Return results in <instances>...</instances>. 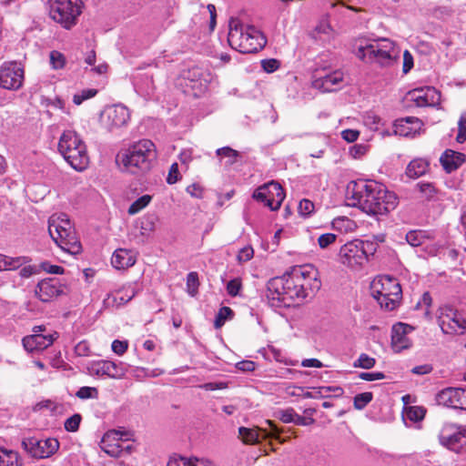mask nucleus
I'll list each match as a JSON object with an SVG mask.
<instances>
[{"label":"nucleus","instance_id":"nucleus-1","mask_svg":"<svg viewBox=\"0 0 466 466\" xmlns=\"http://www.w3.org/2000/svg\"><path fill=\"white\" fill-rule=\"evenodd\" d=\"M319 288L315 268L309 266L295 267L290 272L267 282L266 297L272 306H289L295 299H305L309 289L313 291Z\"/></svg>","mask_w":466,"mask_h":466},{"label":"nucleus","instance_id":"nucleus-2","mask_svg":"<svg viewBox=\"0 0 466 466\" xmlns=\"http://www.w3.org/2000/svg\"><path fill=\"white\" fill-rule=\"evenodd\" d=\"M348 194H350L354 207L372 216L386 215L399 204L397 195L375 180L352 181L348 187Z\"/></svg>","mask_w":466,"mask_h":466},{"label":"nucleus","instance_id":"nucleus-3","mask_svg":"<svg viewBox=\"0 0 466 466\" xmlns=\"http://www.w3.org/2000/svg\"><path fill=\"white\" fill-rule=\"evenodd\" d=\"M355 55L367 65L389 68L398 64L400 49L395 42L389 38H378L365 43L361 42Z\"/></svg>","mask_w":466,"mask_h":466},{"label":"nucleus","instance_id":"nucleus-4","mask_svg":"<svg viewBox=\"0 0 466 466\" xmlns=\"http://www.w3.org/2000/svg\"><path fill=\"white\" fill-rule=\"evenodd\" d=\"M228 42L231 48L242 54H253L261 50L266 37L254 25H245L238 22L229 24Z\"/></svg>","mask_w":466,"mask_h":466},{"label":"nucleus","instance_id":"nucleus-5","mask_svg":"<svg viewBox=\"0 0 466 466\" xmlns=\"http://www.w3.org/2000/svg\"><path fill=\"white\" fill-rule=\"evenodd\" d=\"M48 232L55 243L70 255H78L82 245L66 214L53 215L48 219Z\"/></svg>","mask_w":466,"mask_h":466},{"label":"nucleus","instance_id":"nucleus-6","mask_svg":"<svg viewBox=\"0 0 466 466\" xmlns=\"http://www.w3.org/2000/svg\"><path fill=\"white\" fill-rule=\"evenodd\" d=\"M58 151L65 160L76 170L83 171L89 163L86 146L74 130H66L58 141Z\"/></svg>","mask_w":466,"mask_h":466},{"label":"nucleus","instance_id":"nucleus-7","mask_svg":"<svg viewBox=\"0 0 466 466\" xmlns=\"http://www.w3.org/2000/svg\"><path fill=\"white\" fill-rule=\"evenodd\" d=\"M156 158L155 144L143 139L128 148L122 157V163L128 172L138 175L149 171Z\"/></svg>","mask_w":466,"mask_h":466},{"label":"nucleus","instance_id":"nucleus-8","mask_svg":"<svg viewBox=\"0 0 466 466\" xmlns=\"http://www.w3.org/2000/svg\"><path fill=\"white\" fill-rule=\"evenodd\" d=\"M370 289L372 297L386 310L395 309L402 298V290L398 279L388 275L374 279Z\"/></svg>","mask_w":466,"mask_h":466},{"label":"nucleus","instance_id":"nucleus-9","mask_svg":"<svg viewBox=\"0 0 466 466\" xmlns=\"http://www.w3.org/2000/svg\"><path fill=\"white\" fill-rule=\"evenodd\" d=\"M49 17L65 29H71L77 24L82 14V0H47Z\"/></svg>","mask_w":466,"mask_h":466},{"label":"nucleus","instance_id":"nucleus-10","mask_svg":"<svg viewBox=\"0 0 466 466\" xmlns=\"http://www.w3.org/2000/svg\"><path fill=\"white\" fill-rule=\"evenodd\" d=\"M253 198L264 203L270 210H278L285 198V192L279 183L271 181L267 183L253 193Z\"/></svg>","mask_w":466,"mask_h":466},{"label":"nucleus","instance_id":"nucleus-11","mask_svg":"<svg viewBox=\"0 0 466 466\" xmlns=\"http://www.w3.org/2000/svg\"><path fill=\"white\" fill-rule=\"evenodd\" d=\"M129 119L128 108L120 104L106 106L100 116L102 127L108 132H113L127 126Z\"/></svg>","mask_w":466,"mask_h":466},{"label":"nucleus","instance_id":"nucleus-12","mask_svg":"<svg viewBox=\"0 0 466 466\" xmlns=\"http://www.w3.org/2000/svg\"><path fill=\"white\" fill-rule=\"evenodd\" d=\"M24 82V68L16 61L5 62L0 66V87L18 90Z\"/></svg>","mask_w":466,"mask_h":466},{"label":"nucleus","instance_id":"nucleus-13","mask_svg":"<svg viewBox=\"0 0 466 466\" xmlns=\"http://www.w3.org/2000/svg\"><path fill=\"white\" fill-rule=\"evenodd\" d=\"M22 447L32 457L44 459L55 454L59 449V441L55 438L38 440L27 438L22 441Z\"/></svg>","mask_w":466,"mask_h":466},{"label":"nucleus","instance_id":"nucleus-14","mask_svg":"<svg viewBox=\"0 0 466 466\" xmlns=\"http://www.w3.org/2000/svg\"><path fill=\"white\" fill-rule=\"evenodd\" d=\"M128 433L120 431H109L101 440L102 450L112 457H118L123 452L129 453L131 446L124 445V441L128 440Z\"/></svg>","mask_w":466,"mask_h":466},{"label":"nucleus","instance_id":"nucleus-15","mask_svg":"<svg viewBox=\"0 0 466 466\" xmlns=\"http://www.w3.org/2000/svg\"><path fill=\"white\" fill-rule=\"evenodd\" d=\"M268 428H260L258 430L246 427L238 428V435L245 444H256L259 438L275 439L280 441V432L278 427L271 420H266Z\"/></svg>","mask_w":466,"mask_h":466},{"label":"nucleus","instance_id":"nucleus-16","mask_svg":"<svg viewBox=\"0 0 466 466\" xmlns=\"http://www.w3.org/2000/svg\"><path fill=\"white\" fill-rule=\"evenodd\" d=\"M439 440L444 447L459 452L461 448L464 446L463 441L466 440V429L455 424L445 425L441 431Z\"/></svg>","mask_w":466,"mask_h":466},{"label":"nucleus","instance_id":"nucleus-17","mask_svg":"<svg viewBox=\"0 0 466 466\" xmlns=\"http://www.w3.org/2000/svg\"><path fill=\"white\" fill-rule=\"evenodd\" d=\"M362 240L354 239L344 244L339 249L340 261L350 268L361 266L365 262Z\"/></svg>","mask_w":466,"mask_h":466},{"label":"nucleus","instance_id":"nucleus-18","mask_svg":"<svg viewBox=\"0 0 466 466\" xmlns=\"http://www.w3.org/2000/svg\"><path fill=\"white\" fill-rule=\"evenodd\" d=\"M439 405L455 409L466 410V390L461 388H446L436 396Z\"/></svg>","mask_w":466,"mask_h":466},{"label":"nucleus","instance_id":"nucleus-19","mask_svg":"<svg viewBox=\"0 0 466 466\" xmlns=\"http://www.w3.org/2000/svg\"><path fill=\"white\" fill-rule=\"evenodd\" d=\"M58 337L56 331H49L46 334H31L23 338L22 344L27 352H41L50 347Z\"/></svg>","mask_w":466,"mask_h":466},{"label":"nucleus","instance_id":"nucleus-20","mask_svg":"<svg viewBox=\"0 0 466 466\" xmlns=\"http://www.w3.org/2000/svg\"><path fill=\"white\" fill-rule=\"evenodd\" d=\"M66 286L56 278H49L40 281L35 289V294L43 302L51 301L53 299L64 294Z\"/></svg>","mask_w":466,"mask_h":466},{"label":"nucleus","instance_id":"nucleus-21","mask_svg":"<svg viewBox=\"0 0 466 466\" xmlns=\"http://www.w3.org/2000/svg\"><path fill=\"white\" fill-rule=\"evenodd\" d=\"M127 371L123 363L111 360H99L92 363L90 372L97 376H107L111 379H122Z\"/></svg>","mask_w":466,"mask_h":466},{"label":"nucleus","instance_id":"nucleus-22","mask_svg":"<svg viewBox=\"0 0 466 466\" xmlns=\"http://www.w3.org/2000/svg\"><path fill=\"white\" fill-rule=\"evenodd\" d=\"M414 329L409 324L399 322L392 326L391 329V348L395 352H400L409 349L411 341L408 335Z\"/></svg>","mask_w":466,"mask_h":466},{"label":"nucleus","instance_id":"nucleus-23","mask_svg":"<svg viewBox=\"0 0 466 466\" xmlns=\"http://www.w3.org/2000/svg\"><path fill=\"white\" fill-rule=\"evenodd\" d=\"M411 100L417 106H431L440 102V93L431 86L426 88L414 89L410 92Z\"/></svg>","mask_w":466,"mask_h":466},{"label":"nucleus","instance_id":"nucleus-24","mask_svg":"<svg viewBox=\"0 0 466 466\" xmlns=\"http://www.w3.org/2000/svg\"><path fill=\"white\" fill-rule=\"evenodd\" d=\"M462 314L449 308L441 313L439 319V324L444 333L450 334L462 330Z\"/></svg>","mask_w":466,"mask_h":466},{"label":"nucleus","instance_id":"nucleus-25","mask_svg":"<svg viewBox=\"0 0 466 466\" xmlns=\"http://www.w3.org/2000/svg\"><path fill=\"white\" fill-rule=\"evenodd\" d=\"M421 121L414 116L397 119L393 124V132L401 137L413 136L420 128Z\"/></svg>","mask_w":466,"mask_h":466},{"label":"nucleus","instance_id":"nucleus-26","mask_svg":"<svg viewBox=\"0 0 466 466\" xmlns=\"http://www.w3.org/2000/svg\"><path fill=\"white\" fill-rule=\"evenodd\" d=\"M137 294L135 287L128 285L115 293L109 294L105 299V304L107 307L118 308L130 301Z\"/></svg>","mask_w":466,"mask_h":466},{"label":"nucleus","instance_id":"nucleus-27","mask_svg":"<svg viewBox=\"0 0 466 466\" xmlns=\"http://www.w3.org/2000/svg\"><path fill=\"white\" fill-rule=\"evenodd\" d=\"M342 82L343 73L340 71H334L331 74L316 79L314 81V86L321 89L323 92H333L340 87Z\"/></svg>","mask_w":466,"mask_h":466},{"label":"nucleus","instance_id":"nucleus-28","mask_svg":"<svg viewBox=\"0 0 466 466\" xmlns=\"http://www.w3.org/2000/svg\"><path fill=\"white\" fill-rule=\"evenodd\" d=\"M443 168L451 173L459 168L465 162V155L460 152L447 149L440 157Z\"/></svg>","mask_w":466,"mask_h":466},{"label":"nucleus","instance_id":"nucleus-29","mask_svg":"<svg viewBox=\"0 0 466 466\" xmlns=\"http://www.w3.org/2000/svg\"><path fill=\"white\" fill-rule=\"evenodd\" d=\"M111 263L116 269H124L132 267L136 263V258L133 251L118 248L114 252Z\"/></svg>","mask_w":466,"mask_h":466},{"label":"nucleus","instance_id":"nucleus-30","mask_svg":"<svg viewBox=\"0 0 466 466\" xmlns=\"http://www.w3.org/2000/svg\"><path fill=\"white\" fill-rule=\"evenodd\" d=\"M31 259L27 257L12 258L0 254V271L14 270L28 263Z\"/></svg>","mask_w":466,"mask_h":466},{"label":"nucleus","instance_id":"nucleus-31","mask_svg":"<svg viewBox=\"0 0 466 466\" xmlns=\"http://www.w3.org/2000/svg\"><path fill=\"white\" fill-rule=\"evenodd\" d=\"M429 168V163L422 158H417L410 162L407 167L406 174L410 178H417L423 176Z\"/></svg>","mask_w":466,"mask_h":466},{"label":"nucleus","instance_id":"nucleus-32","mask_svg":"<svg viewBox=\"0 0 466 466\" xmlns=\"http://www.w3.org/2000/svg\"><path fill=\"white\" fill-rule=\"evenodd\" d=\"M0 466H22L16 451L0 448Z\"/></svg>","mask_w":466,"mask_h":466},{"label":"nucleus","instance_id":"nucleus-33","mask_svg":"<svg viewBox=\"0 0 466 466\" xmlns=\"http://www.w3.org/2000/svg\"><path fill=\"white\" fill-rule=\"evenodd\" d=\"M216 154L218 157H220V160L222 158H227V161H226L227 166H232L240 157V153L233 148H231L230 147H223L218 148L216 150Z\"/></svg>","mask_w":466,"mask_h":466},{"label":"nucleus","instance_id":"nucleus-34","mask_svg":"<svg viewBox=\"0 0 466 466\" xmlns=\"http://www.w3.org/2000/svg\"><path fill=\"white\" fill-rule=\"evenodd\" d=\"M152 198L149 195H143L135 200L128 208L129 215H136L145 208L151 201Z\"/></svg>","mask_w":466,"mask_h":466},{"label":"nucleus","instance_id":"nucleus-35","mask_svg":"<svg viewBox=\"0 0 466 466\" xmlns=\"http://www.w3.org/2000/svg\"><path fill=\"white\" fill-rule=\"evenodd\" d=\"M373 399L372 392L367 391L357 394L353 398V406L356 410H363Z\"/></svg>","mask_w":466,"mask_h":466},{"label":"nucleus","instance_id":"nucleus-36","mask_svg":"<svg viewBox=\"0 0 466 466\" xmlns=\"http://www.w3.org/2000/svg\"><path fill=\"white\" fill-rule=\"evenodd\" d=\"M234 315L233 310L229 307H222L215 319L214 326L216 329L222 327L227 319H230Z\"/></svg>","mask_w":466,"mask_h":466},{"label":"nucleus","instance_id":"nucleus-37","mask_svg":"<svg viewBox=\"0 0 466 466\" xmlns=\"http://www.w3.org/2000/svg\"><path fill=\"white\" fill-rule=\"evenodd\" d=\"M425 409L420 406H410L406 410V417L413 422H419L425 417Z\"/></svg>","mask_w":466,"mask_h":466},{"label":"nucleus","instance_id":"nucleus-38","mask_svg":"<svg viewBox=\"0 0 466 466\" xmlns=\"http://www.w3.org/2000/svg\"><path fill=\"white\" fill-rule=\"evenodd\" d=\"M376 364V360L366 353H361L359 358L353 362L354 368H361L370 370Z\"/></svg>","mask_w":466,"mask_h":466},{"label":"nucleus","instance_id":"nucleus-39","mask_svg":"<svg viewBox=\"0 0 466 466\" xmlns=\"http://www.w3.org/2000/svg\"><path fill=\"white\" fill-rule=\"evenodd\" d=\"M158 221V217L155 213L145 215L141 221V229L144 231H154Z\"/></svg>","mask_w":466,"mask_h":466},{"label":"nucleus","instance_id":"nucleus-40","mask_svg":"<svg viewBox=\"0 0 466 466\" xmlns=\"http://www.w3.org/2000/svg\"><path fill=\"white\" fill-rule=\"evenodd\" d=\"M199 286L198 275L197 272H189L187 276V293L194 297L198 293Z\"/></svg>","mask_w":466,"mask_h":466},{"label":"nucleus","instance_id":"nucleus-41","mask_svg":"<svg viewBox=\"0 0 466 466\" xmlns=\"http://www.w3.org/2000/svg\"><path fill=\"white\" fill-rule=\"evenodd\" d=\"M192 458L174 455L169 458L167 466H198Z\"/></svg>","mask_w":466,"mask_h":466},{"label":"nucleus","instance_id":"nucleus-42","mask_svg":"<svg viewBox=\"0 0 466 466\" xmlns=\"http://www.w3.org/2000/svg\"><path fill=\"white\" fill-rule=\"evenodd\" d=\"M76 396L81 400L96 399L98 397V390L95 387L84 386L78 389Z\"/></svg>","mask_w":466,"mask_h":466},{"label":"nucleus","instance_id":"nucleus-43","mask_svg":"<svg viewBox=\"0 0 466 466\" xmlns=\"http://www.w3.org/2000/svg\"><path fill=\"white\" fill-rule=\"evenodd\" d=\"M407 242L412 247H419L424 242V235L421 231L411 230L406 234Z\"/></svg>","mask_w":466,"mask_h":466},{"label":"nucleus","instance_id":"nucleus-44","mask_svg":"<svg viewBox=\"0 0 466 466\" xmlns=\"http://www.w3.org/2000/svg\"><path fill=\"white\" fill-rule=\"evenodd\" d=\"M82 416L78 413L67 418L64 423L65 430L69 432H75L78 430Z\"/></svg>","mask_w":466,"mask_h":466},{"label":"nucleus","instance_id":"nucleus-45","mask_svg":"<svg viewBox=\"0 0 466 466\" xmlns=\"http://www.w3.org/2000/svg\"><path fill=\"white\" fill-rule=\"evenodd\" d=\"M97 94V90L94 88L90 89H84L80 93L75 94L73 96V102L79 106L81 105L85 100L89 99L91 97H94Z\"/></svg>","mask_w":466,"mask_h":466},{"label":"nucleus","instance_id":"nucleus-46","mask_svg":"<svg viewBox=\"0 0 466 466\" xmlns=\"http://www.w3.org/2000/svg\"><path fill=\"white\" fill-rule=\"evenodd\" d=\"M314 203L309 199L304 198L299 201L298 211L300 216L309 217L314 212Z\"/></svg>","mask_w":466,"mask_h":466},{"label":"nucleus","instance_id":"nucleus-47","mask_svg":"<svg viewBox=\"0 0 466 466\" xmlns=\"http://www.w3.org/2000/svg\"><path fill=\"white\" fill-rule=\"evenodd\" d=\"M50 63L54 69H61L65 66L66 57L62 53L54 50L50 53Z\"/></svg>","mask_w":466,"mask_h":466},{"label":"nucleus","instance_id":"nucleus-48","mask_svg":"<svg viewBox=\"0 0 466 466\" xmlns=\"http://www.w3.org/2000/svg\"><path fill=\"white\" fill-rule=\"evenodd\" d=\"M456 140L459 143H463L466 140V111L461 115L458 122V134Z\"/></svg>","mask_w":466,"mask_h":466},{"label":"nucleus","instance_id":"nucleus-49","mask_svg":"<svg viewBox=\"0 0 466 466\" xmlns=\"http://www.w3.org/2000/svg\"><path fill=\"white\" fill-rule=\"evenodd\" d=\"M364 124L370 129L377 130L380 124V117L372 112H368L363 116Z\"/></svg>","mask_w":466,"mask_h":466},{"label":"nucleus","instance_id":"nucleus-50","mask_svg":"<svg viewBox=\"0 0 466 466\" xmlns=\"http://www.w3.org/2000/svg\"><path fill=\"white\" fill-rule=\"evenodd\" d=\"M337 239V235L333 233H325L318 238V244L320 248L324 249L333 244Z\"/></svg>","mask_w":466,"mask_h":466},{"label":"nucleus","instance_id":"nucleus-51","mask_svg":"<svg viewBox=\"0 0 466 466\" xmlns=\"http://www.w3.org/2000/svg\"><path fill=\"white\" fill-rule=\"evenodd\" d=\"M420 191L424 195L427 199H431L435 195V187L431 183L429 182H419L417 184Z\"/></svg>","mask_w":466,"mask_h":466},{"label":"nucleus","instance_id":"nucleus-52","mask_svg":"<svg viewBox=\"0 0 466 466\" xmlns=\"http://www.w3.org/2000/svg\"><path fill=\"white\" fill-rule=\"evenodd\" d=\"M296 415L297 412L292 408L279 411V419L284 423H294Z\"/></svg>","mask_w":466,"mask_h":466},{"label":"nucleus","instance_id":"nucleus-53","mask_svg":"<svg viewBox=\"0 0 466 466\" xmlns=\"http://www.w3.org/2000/svg\"><path fill=\"white\" fill-rule=\"evenodd\" d=\"M254 256V249L251 246H247L241 248L238 254V261L244 263L249 261Z\"/></svg>","mask_w":466,"mask_h":466},{"label":"nucleus","instance_id":"nucleus-54","mask_svg":"<svg viewBox=\"0 0 466 466\" xmlns=\"http://www.w3.org/2000/svg\"><path fill=\"white\" fill-rule=\"evenodd\" d=\"M181 178L178 171L177 163H173L169 168V172L167 177V182L169 185L177 183Z\"/></svg>","mask_w":466,"mask_h":466},{"label":"nucleus","instance_id":"nucleus-55","mask_svg":"<svg viewBox=\"0 0 466 466\" xmlns=\"http://www.w3.org/2000/svg\"><path fill=\"white\" fill-rule=\"evenodd\" d=\"M279 61L274 58L264 59L261 61V66L267 73H273L279 67Z\"/></svg>","mask_w":466,"mask_h":466},{"label":"nucleus","instance_id":"nucleus-56","mask_svg":"<svg viewBox=\"0 0 466 466\" xmlns=\"http://www.w3.org/2000/svg\"><path fill=\"white\" fill-rule=\"evenodd\" d=\"M241 289V281L239 279H234L228 282L227 291L231 297H236Z\"/></svg>","mask_w":466,"mask_h":466},{"label":"nucleus","instance_id":"nucleus-57","mask_svg":"<svg viewBox=\"0 0 466 466\" xmlns=\"http://www.w3.org/2000/svg\"><path fill=\"white\" fill-rule=\"evenodd\" d=\"M360 379L366 381H373L385 379V374L381 371L376 372H360L358 376Z\"/></svg>","mask_w":466,"mask_h":466},{"label":"nucleus","instance_id":"nucleus-58","mask_svg":"<svg viewBox=\"0 0 466 466\" xmlns=\"http://www.w3.org/2000/svg\"><path fill=\"white\" fill-rule=\"evenodd\" d=\"M40 268L49 274H63L65 271L64 268L57 265H52L47 261L42 262L40 264Z\"/></svg>","mask_w":466,"mask_h":466},{"label":"nucleus","instance_id":"nucleus-59","mask_svg":"<svg viewBox=\"0 0 466 466\" xmlns=\"http://www.w3.org/2000/svg\"><path fill=\"white\" fill-rule=\"evenodd\" d=\"M75 352L80 357L89 356L91 352L89 344L86 340L78 342L75 347Z\"/></svg>","mask_w":466,"mask_h":466},{"label":"nucleus","instance_id":"nucleus-60","mask_svg":"<svg viewBox=\"0 0 466 466\" xmlns=\"http://www.w3.org/2000/svg\"><path fill=\"white\" fill-rule=\"evenodd\" d=\"M183 81L186 86L192 87L193 89L201 87L200 76H183Z\"/></svg>","mask_w":466,"mask_h":466},{"label":"nucleus","instance_id":"nucleus-61","mask_svg":"<svg viewBox=\"0 0 466 466\" xmlns=\"http://www.w3.org/2000/svg\"><path fill=\"white\" fill-rule=\"evenodd\" d=\"M367 151L368 146L362 144H356L352 146L350 149V153L354 158H359L362 157L363 155L366 154Z\"/></svg>","mask_w":466,"mask_h":466},{"label":"nucleus","instance_id":"nucleus-62","mask_svg":"<svg viewBox=\"0 0 466 466\" xmlns=\"http://www.w3.org/2000/svg\"><path fill=\"white\" fill-rule=\"evenodd\" d=\"M413 67V56L410 53V51L405 50L403 53V67L402 71L404 74L410 72V70Z\"/></svg>","mask_w":466,"mask_h":466},{"label":"nucleus","instance_id":"nucleus-63","mask_svg":"<svg viewBox=\"0 0 466 466\" xmlns=\"http://www.w3.org/2000/svg\"><path fill=\"white\" fill-rule=\"evenodd\" d=\"M127 350V341H121L118 339H115L112 342V350L116 354L122 355L126 352Z\"/></svg>","mask_w":466,"mask_h":466},{"label":"nucleus","instance_id":"nucleus-64","mask_svg":"<svg viewBox=\"0 0 466 466\" xmlns=\"http://www.w3.org/2000/svg\"><path fill=\"white\" fill-rule=\"evenodd\" d=\"M360 132L354 129H346L341 132V137L344 140L352 143L358 139Z\"/></svg>","mask_w":466,"mask_h":466}]
</instances>
